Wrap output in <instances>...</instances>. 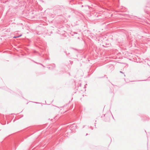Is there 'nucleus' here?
<instances>
[{
    "label": "nucleus",
    "mask_w": 150,
    "mask_h": 150,
    "mask_svg": "<svg viewBox=\"0 0 150 150\" xmlns=\"http://www.w3.org/2000/svg\"><path fill=\"white\" fill-rule=\"evenodd\" d=\"M21 36V35H19V36H17V37H14V38H18V37H20Z\"/></svg>",
    "instance_id": "1"
},
{
    "label": "nucleus",
    "mask_w": 150,
    "mask_h": 150,
    "mask_svg": "<svg viewBox=\"0 0 150 150\" xmlns=\"http://www.w3.org/2000/svg\"><path fill=\"white\" fill-rule=\"evenodd\" d=\"M120 73H123H123L122 71H120Z\"/></svg>",
    "instance_id": "2"
}]
</instances>
